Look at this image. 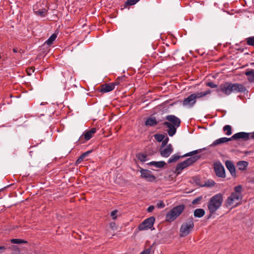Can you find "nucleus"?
Listing matches in <instances>:
<instances>
[{
  "mask_svg": "<svg viewBox=\"0 0 254 254\" xmlns=\"http://www.w3.org/2000/svg\"><path fill=\"white\" fill-rule=\"evenodd\" d=\"M246 90L245 87L242 84L232 83L227 82L221 84L216 89L217 95L222 97V93L225 95H229L232 92H244Z\"/></svg>",
  "mask_w": 254,
  "mask_h": 254,
  "instance_id": "obj_1",
  "label": "nucleus"
},
{
  "mask_svg": "<svg viewBox=\"0 0 254 254\" xmlns=\"http://www.w3.org/2000/svg\"><path fill=\"white\" fill-rule=\"evenodd\" d=\"M243 187L241 185L235 186L234 190L225 200V205L227 207L231 208L237 206L242 201L243 195Z\"/></svg>",
  "mask_w": 254,
  "mask_h": 254,
  "instance_id": "obj_2",
  "label": "nucleus"
},
{
  "mask_svg": "<svg viewBox=\"0 0 254 254\" xmlns=\"http://www.w3.org/2000/svg\"><path fill=\"white\" fill-rule=\"evenodd\" d=\"M223 195L219 193L214 195L208 203V208L211 213H214L222 205Z\"/></svg>",
  "mask_w": 254,
  "mask_h": 254,
  "instance_id": "obj_3",
  "label": "nucleus"
},
{
  "mask_svg": "<svg viewBox=\"0 0 254 254\" xmlns=\"http://www.w3.org/2000/svg\"><path fill=\"white\" fill-rule=\"evenodd\" d=\"M185 209V205L181 204L173 207L166 215L165 219L167 222H172L177 219Z\"/></svg>",
  "mask_w": 254,
  "mask_h": 254,
  "instance_id": "obj_4",
  "label": "nucleus"
},
{
  "mask_svg": "<svg viewBox=\"0 0 254 254\" xmlns=\"http://www.w3.org/2000/svg\"><path fill=\"white\" fill-rule=\"evenodd\" d=\"M194 227L192 218L188 219L181 225L180 231L181 237H186Z\"/></svg>",
  "mask_w": 254,
  "mask_h": 254,
  "instance_id": "obj_5",
  "label": "nucleus"
},
{
  "mask_svg": "<svg viewBox=\"0 0 254 254\" xmlns=\"http://www.w3.org/2000/svg\"><path fill=\"white\" fill-rule=\"evenodd\" d=\"M198 157L196 156H192L188 158L184 161L179 163L176 168V173L177 174H180L184 169L190 166L193 163L196 162L198 159Z\"/></svg>",
  "mask_w": 254,
  "mask_h": 254,
  "instance_id": "obj_6",
  "label": "nucleus"
},
{
  "mask_svg": "<svg viewBox=\"0 0 254 254\" xmlns=\"http://www.w3.org/2000/svg\"><path fill=\"white\" fill-rule=\"evenodd\" d=\"M155 220V218L153 216L146 219L139 225L138 227V230L139 231H143L151 229L153 227Z\"/></svg>",
  "mask_w": 254,
  "mask_h": 254,
  "instance_id": "obj_7",
  "label": "nucleus"
},
{
  "mask_svg": "<svg viewBox=\"0 0 254 254\" xmlns=\"http://www.w3.org/2000/svg\"><path fill=\"white\" fill-rule=\"evenodd\" d=\"M196 102L194 94L192 93L184 99L182 104L185 107L191 108L193 107Z\"/></svg>",
  "mask_w": 254,
  "mask_h": 254,
  "instance_id": "obj_8",
  "label": "nucleus"
},
{
  "mask_svg": "<svg viewBox=\"0 0 254 254\" xmlns=\"http://www.w3.org/2000/svg\"><path fill=\"white\" fill-rule=\"evenodd\" d=\"M214 169L217 177L220 178L225 177V171L224 168L220 162L214 163Z\"/></svg>",
  "mask_w": 254,
  "mask_h": 254,
  "instance_id": "obj_9",
  "label": "nucleus"
},
{
  "mask_svg": "<svg viewBox=\"0 0 254 254\" xmlns=\"http://www.w3.org/2000/svg\"><path fill=\"white\" fill-rule=\"evenodd\" d=\"M140 172L141 173V177L145 179L147 181L153 182L156 179V177L149 170L141 168Z\"/></svg>",
  "mask_w": 254,
  "mask_h": 254,
  "instance_id": "obj_10",
  "label": "nucleus"
},
{
  "mask_svg": "<svg viewBox=\"0 0 254 254\" xmlns=\"http://www.w3.org/2000/svg\"><path fill=\"white\" fill-rule=\"evenodd\" d=\"M173 148L171 144H169L165 147H161L160 148V155L162 157L167 158L172 153Z\"/></svg>",
  "mask_w": 254,
  "mask_h": 254,
  "instance_id": "obj_11",
  "label": "nucleus"
},
{
  "mask_svg": "<svg viewBox=\"0 0 254 254\" xmlns=\"http://www.w3.org/2000/svg\"><path fill=\"white\" fill-rule=\"evenodd\" d=\"M97 129L95 127L92 128L91 129L86 130L84 132L82 135L80 137L79 140H82L83 137L86 141L89 140L93 134L96 132Z\"/></svg>",
  "mask_w": 254,
  "mask_h": 254,
  "instance_id": "obj_12",
  "label": "nucleus"
},
{
  "mask_svg": "<svg viewBox=\"0 0 254 254\" xmlns=\"http://www.w3.org/2000/svg\"><path fill=\"white\" fill-rule=\"evenodd\" d=\"M251 133H247L245 132H240L234 134L231 136L232 140L233 139H243L244 140H247L251 138Z\"/></svg>",
  "mask_w": 254,
  "mask_h": 254,
  "instance_id": "obj_13",
  "label": "nucleus"
},
{
  "mask_svg": "<svg viewBox=\"0 0 254 254\" xmlns=\"http://www.w3.org/2000/svg\"><path fill=\"white\" fill-rule=\"evenodd\" d=\"M164 125L168 128L167 131L170 136H172L176 133L177 128L179 127L168 122H164Z\"/></svg>",
  "mask_w": 254,
  "mask_h": 254,
  "instance_id": "obj_14",
  "label": "nucleus"
},
{
  "mask_svg": "<svg viewBox=\"0 0 254 254\" xmlns=\"http://www.w3.org/2000/svg\"><path fill=\"white\" fill-rule=\"evenodd\" d=\"M166 119L168 121V122L174 126L175 125L177 127L180 126L181 120L174 115H168L166 116Z\"/></svg>",
  "mask_w": 254,
  "mask_h": 254,
  "instance_id": "obj_15",
  "label": "nucleus"
},
{
  "mask_svg": "<svg viewBox=\"0 0 254 254\" xmlns=\"http://www.w3.org/2000/svg\"><path fill=\"white\" fill-rule=\"evenodd\" d=\"M225 165L227 169L229 171L231 175L233 177H236V169L234 164L229 160L225 162Z\"/></svg>",
  "mask_w": 254,
  "mask_h": 254,
  "instance_id": "obj_16",
  "label": "nucleus"
},
{
  "mask_svg": "<svg viewBox=\"0 0 254 254\" xmlns=\"http://www.w3.org/2000/svg\"><path fill=\"white\" fill-rule=\"evenodd\" d=\"M115 86L114 82L104 84L102 86L101 92L106 93L111 91L115 88Z\"/></svg>",
  "mask_w": 254,
  "mask_h": 254,
  "instance_id": "obj_17",
  "label": "nucleus"
},
{
  "mask_svg": "<svg viewBox=\"0 0 254 254\" xmlns=\"http://www.w3.org/2000/svg\"><path fill=\"white\" fill-rule=\"evenodd\" d=\"M211 93V91L210 89H208L205 91L203 92H197L194 93V97L195 98V99H203L207 95L210 94Z\"/></svg>",
  "mask_w": 254,
  "mask_h": 254,
  "instance_id": "obj_18",
  "label": "nucleus"
},
{
  "mask_svg": "<svg viewBox=\"0 0 254 254\" xmlns=\"http://www.w3.org/2000/svg\"><path fill=\"white\" fill-rule=\"evenodd\" d=\"M230 140H232L231 137L230 138H227V137H221V138L217 139L215 140L214 141H213V142L210 146H216V145H219V144H220L222 143L227 142Z\"/></svg>",
  "mask_w": 254,
  "mask_h": 254,
  "instance_id": "obj_19",
  "label": "nucleus"
},
{
  "mask_svg": "<svg viewBox=\"0 0 254 254\" xmlns=\"http://www.w3.org/2000/svg\"><path fill=\"white\" fill-rule=\"evenodd\" d=\"M158 124L155 117H150L145 122V125L149 127H154Z\"/></svg>",
  "mask_w": 254,
  "mask_h": 254,
  "instance_id": "obj_20",
  "label": "nucleus"
},
{
  "mask_svg": "<svg viewBox=\"0 0 254 254\" xmlns=\"http://www.w3.org/2000/svg\"><path fill=\"white\" fill-rule=\"evenodd\" d=\"M237 166L239 170L245 171L248 166V163L245 161H240L237 163Z\"/></svg>",
  "mask_w": 254,
  "mask_h": 254,
  "instance_id": "obj_21",
  "label": "nucleus"
},
{
  "mask_svg": "<svg viewBox=\"0 0 254 254\" xmlns=\"http://www.w3.org/2000/svg\"><path fill=\"white\" fill-rule=\"evenodd\" d=\"M148 164L153 166L156 168H161L165 166V165H166V163L163 161L158 162L152 161L150 162Z\"/></svg>",
  "mask_w": 254,
  "mask_h": 254,
  "instance_id": "obj_22",
  "label": "nucleus"
},
{
  "mask_svg": "<svg viewBox=\"0 0 254 254\" xmlns=\"http://www.w3.org/2000/svg\"><path fill=\"white\" fill-rule=\"evenodd\" d=\"M205 214V211L203 209L198 208L194 211V216L196 217H202Z\"/></svg>",
  "mask_w": 254,
  "mask_h": 254,
  "instance_id": "obj_23",
  "label": "nucleus"
},
{
  "mask_svg": "<svg viewBox=\"0 0 254 254\" xmlns=\"http://www.w3.org/2000/svg\"><path fill=\"white\" fill-rule=\"evenodd\" d=\"M57 37V35L56 33L53 34L49 39L45 42V44H46L48 46H50L52 45L54 41L56 40Z\"/></svg>",
  "mask_w": 254,
  "mask_h": 254,
  "instance_id": "obj_24",
  "label": "nucleus"
},
{
  "mask_svg": "<svg viewBox=\"0 0 254 254\" xmlns=\"http://www.w3.org/2000/svg\"><path fill=\"white\" fill-rule=\"evenodd\" d=\"M136 158L141 162H145L147 160L148 155L146 154L139 153L136 154Z\"/></svg>",
  "mask_w": 254,
  "mask_h": 254,
  "instance_id": "obj_25",
  "label": "nucleus"
},
{
  "mask_svg": "<svg viewBox=\"0 0 254 254\" xmlns=\"http://www.w3.org/2000/svg\"><path fill=\"white\" fill-rule=\"evenodd\" d=\"M245 74L248 76V79L250 82H254V71L253 70L246 71Z\"/></svg>",
  "mask_w": 254,
  "mask_h": 254,
  "instance_id": "obj_26",
  "label": "nucleus"
},
{
  "mask_svg": "<svg viewBox=\"0 0 254 254\" xmlns=\"http://www.w3.org/2000/svg\"><path fill=\"white\" fill-rule=\"evenodd\" d=\"M92 152L91 150L87 151L84 153H83L78 158L76 161L77 163H80L83 159L89 155L90 153Z\"/></svg>",
  "mask_w": 254,
  "mask_h": 254,
  "instance_id": "obj_27",
  "label": "nucleus"
},
{
  "mask_svg": "<svg viewBox=\"0 0 254 254\" xmlns=\"http://www.w3.org/2000/svg\"><path fill=\"white\" fill-rule=\"evenodd\" d=\"M180 158V156L178 154H174L172 155L168 160V163H171L175 162L178 161Z\"/></svg>",
  "mask_w": 254,
  "mask_h": 254,
  "instance_id": "obj_28",
  "label": "nucleus"
},
{
  "mask_svg": "<svg viewBox=\"0 0 254 254\" xmlns=\"http://www.w3.org/2000/svg\"><path fill=\"white\" fill-rule=\"evenodd\" d=\"M223 131L226 132V134L230 135L232 134V128L230 125H226L223 127Z\"/></svg>",
  "mask_w": 254,
  "mask_h": 254,
  "instance_id": "obj_29",
  "label": "nucleus"
},
{
  "mask_svg": "<svg viewBox=\"0 0 254 254\" xmlns=\"http://www.w3.org/2000/svg\"><path fill=\"white\" fill-rule=\"evenodd\" d=\"M35 12L37 15H39L41 17H45L47 14V10L43 9L36 11Z\"/></svg>",
  "mask_w": 254,
  "mask_h": 254,
  "instance_id": "obj_30",
  "label": "nucleus"
},
{
  "mask_svg": "<svg viewBox=\"0 0 254 254\" xmlns=\"http://www.w3.org/2000/svg\"><path fill=\"white\" fill-rule=\"evenodd\" d=\"M215 184V183L213 180H208L205 182L204 184L203 185V186L211 188L214 186Z\"/></svg>",
  "mask_w": 254,
  "mask_h": 254,
  "instance_id": "obj_31",
  "label": "nucleus"
},
{
  "mask_svg": "<svg viewBox=\"0 0 254 254\" xmlns=\"http://www.w3.org/2000/svg\"><path fill=\"white\" fill-rule=\"evenodd\" d=\"M246 41L248 45L254 47V36L246 38Z\"/></svg>",
  "mask_w": 254,
  "mask_h": 254,
  "instance_id": "obj_32",
  "label": "nucleus"
},
{
  "mask_svg": "<svg viewBox=\"0 0 254 254\" xmlns=\"http://www.w3.org/2000/svg\"><path fill=\"white\" fill-rule=\"evenodd\" d=\"M155 139L158 142H161L165 137V135L162 134H156L154 135Z\"/></svg>",
  "mask_w": 254,
  "mask_h": 254,
  "instance_id": "obj_33",
  "label": "nucleus"
},
{
  "mask_svg": "<svg viewBox=\"0 0 254 254\" xmlns=\"http://www.w3.org/2000/svg\"><path fill=\"white\" fill-rule=\"evenodd\" d=\"M10 242L12 244H22V243H26L27 242L21 239H12L10 240Z\"/></svg>",
  "mask_w": 254,
  "mask_h": 254,
  "instance_id": "obj_34",
  "label": "nucleus"
},
{
  "mask_svg": "<svg viewBox=\"0 0 254 254\" xmlns=\"http://www.w3.org/2000/svg\"><path fill=\"white\" fill-rule=\"evenodd\" d=\"M125 79V76H123L121 77H118V78L116 80V81L114 82L115 85H117L120 84L122 82H123Z\"/></svg>",
  "mask_w": 254,
  "mask_h": 254,
  "instance_id": "obj_35",
  "label": "nucleus"
},
{
  "mask_svg": "<svg viewBox=\"0 0 254 254\" xmlns=\"http://www.w3.org/2000/svg\"><path fill=\"white\" fill-rule=\"evenodd\" d=\"M10 249L14 251L13 253H11V254H20V251L19 249L18 248L17 246H12L10 247Z\"/></svg>",
  "mask_w": 254,
  "mask_h": 254,
  "instance_id": "obj_36",
  "label": "nucleus"
},
{
  "mask_svg": "<svg viewBox=\"0 0 254 254\" xmlns=\"http://www.w3.org/2000/svg\"><path fill=\"white\" fill-rule=\"evenodd\" d=\"M139 0H127L126 4L127 5H132L137 3Z\"/></svg>",
  "mask_w": 254,
  "mask_h": 254,
  "instance_id": "obj_37",
  "label": "nucleus"
},
{
  "mask_svg": "<svg viewBox=\"0 0 254 254\" xmlns=\"http://www.w3.org/2000/svg\"><path fill=\"white\" fill-rule=\"evenodd\" d=\"M169 138L167 136H165V138L161 141L162 145L161 147H164L168 142Z\"/></svg>",
  "mask_w": 254,
  "mask_h": 254,
  "instance_id": "obj_38",
  "label": "nucleus"
},
{
  "mask_svg": "<svg viewBox=\"0 0 254 254\" xmlns=\"http://www.w3.org/2000/svg\"><path fill=\"white\" fill-rule=\"evenodd\" d=\"M165 203L163 201H159L157 203V206L159 208H162L165 207Z\"/></svg>",
  "mask_w": 254,
  "mask_h": 254,
  "instance_id": "obj_39",
  "label": "nucleus"
},
{
  "mask_svg": "<svg viewBox=\"0 0 254 254\" xmlns=\"http://www.w3.org/2000/svg\"><path fill=\"white\" fill-rule=\"evenodd\" d=\"M206 85L211 88H216L217 87V85L212 82H207Z\"/></svg>",
  "mask_w": 254,
  "mask_h": 254,
  "instance_id": "obj_40",
  "label": "nucleus"
},
{
  "mask_svg": "<svg viewBox=\"0 0 254 254\" xmlns=\"http://www.w3.org/2000/svg\"><path fill=\"white\" fill-rule=\"evenodd\" d=\"M117 212H118V211L117 210H114L111 212V216H112L113 219L115 220L117 218L116 214H117Z\"/></svg>",
  "mask_w": 254,
  "mask_h": 254,
  "instance_id": "obj_41",
  "label": "nucleus"
},
{
  "mask_svg": "<svg viewBox=\"0 0 254 254\" xmlns=\"http://www.w3.org/2000/svg\"><path fill=\"white\" fill-rule=\"evenodd\" d=\"M197 153V150H194L193 151H191L190 152L186 154L184 156H190L194 154H195Z\"/></svg>",
  "mask_w": 254,
  "mask_h": 254,
  "instance_id": "obj_42",
  "label": "nucleus"
},
{
  "mask_svg": "<svg viewBox=\"0 0 254 254\" xmlns=\"http://www.w3.org/2000/svg\"><path fill=\"white\" fill-rule=\"evenodd\" d=\"M201 199V197H197L195 199H194V200H193L192 203L193 204H195L198 201H200Z\"/></svg>",
  "mask_w": 254,
  "mask_h": 254,
  "instance_id": "obj_43",
  "label": "nucleus"
},
{
  "mask_svg": "<svg viewBox=\"0 0 254 254\" xmlns=\"http://www.w3.org/2000/svg\"><path fill=\"white\" fill-rule=\"evenodd\" d=\"M154 206L151 205L148 207L147 211L148 212H151L154 210Z\"/></svg>",
  "mask_w": 254,
  "mask_h": 254,
  "instance_id": "obj_44",
  "label": "nucleus"
},
{
  "mask_svg": "<svg viewBox=\"0 0 254 254\" xmlns=\"http://www.w3.org/2000/svg\"><path fill=\"white\" fill-rule=\"evenodd\" d=\"M149 253H150V250H146L144 251L143 252H141L140 254H149Z\"/></svg>",
  "mask_w": 254,
  "mask_h": 254,
  "instance_id": "obj_45",
  "label": "nucleus"
},
{
  "mask_svg": "<svg viewBox=\"0 0 254 254\" xmlns=\"http://www.w3.org/2000/svg\"><path fill=\"white\" fill-rule=\"evenodd\" d=\"M5 250V248L3 246H0V253H1Z\"/></svg>",
  "mask_w": 254,
  "mask_h": 254,
  "instance_id": "obj_46",
  "label": "nucleus"
},
{
  "mask_svg": "<svg viewBox=\"0 0 254 254\" xmlns=\"http://www.w3.org/2000/svg\"><path fill=\"white\" fill-rule=\"evenodd\" d=\"M251 138L254 139V131L253 133H251Z\"/></svg>",
  "mask_w": 254,
  "mask_h": 254,
  "instance_id": "obj_47",
  "label": "nucleus"
},
{
  "mask_svg": "<svg viewBox=\"0 0 254 254\" xmlns=\"http://www.w3.org/2000/svg\"><path fill=\"white\" fill-rule=\"evenodd\" d=\"M13 51L14 53H16L17 52V49H13Z\"/></svg>",
  "mask_w": 254,
  "mask_h": 254,
  "instance_id": "obj_48",
  "label": "nucleus"
},
{
  "mask_svg": "<svg viewBox=\"0 0 254 254\" xmlns=\"http://www.w3.org/2000/svg\"><path fill=\"white\" fill-rule=\"evenodd\" d=\"M31 69H32V72H34V68H32Z\"/></svg>",
  "mask_w": 254,
  "mask_h": 254,
  "instance_id": "obj_49",
  "label": "nucleus"
},
{
  "mask_svg": "<svg viewBox=\"0 0 254 254\" xmlns=\"http://www.w3.org/2000/svg\"><path fill=\"white\" fill-rule=\"evenodd\" d=\"M251 64L254 65V63H252Z\"/></svg>",
  "mask_w": 254,
  "mask_h": 254,
  "instance_id": "obj_50",
  "label": "nucleus"
}]
</instances>
